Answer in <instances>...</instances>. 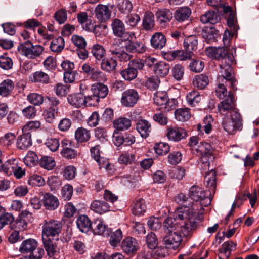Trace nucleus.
<instances>
[{
    "mask_svg": "<svg viewBox=\"0 0 259 259\" xmlns=\"http://www.w3.org/2000/svg\"><path fill=\"white\" fill-rule=\"evenodd\" d=\"M94 233L104 237L109 236L110 233V229L101 220H96L94 223V226L92 227Z\"/></svg>",
    "mask_w": 259,
    "mask_h": 259,
    "instance_id": "393cba45",
    "label": "nucleus"
},
{
    "mask_svg": "<svg viewBox=\"0 0 259 259\" xmlns=\"http://www.w3.org/2000/svg\"><path fill=\"white\" fill-rule=\"evenodd\" d=\"M139 99L137 91L134 89H128L122 94L121 104L125 107H133Z\"/></svg>",
    "mask_w": 259,
    "mask_h": 259,
    "instance_id": "ddd939ff",
    "label": "nucleus"
},
{
    "mask_svg": "<svg viewBox=\"0 0 259 259\" xmlns=\"http://www.w3.org/2000/svg\"><path fill=\"white\" fill-rule=\"evenodd\" d=\"M206 186L209 194H214L216 189V173L211 170L206 172L205 176Z\"/></svg>",
    "mask_w": 259,
    "mask_h": 259,
    "instance_id": "5701e85b",
    "label": "nucleus"
},
{
    "mask_svg": "<svg viewBox=\"0 0 259 259\" xmlns=\"http://www.w3.org/2000/svg\"><path fill=\"white\" fill-rule=\"evenodd\" d=\"M132 39L125 41L127 42L125 46L126 51L132 53H143L145 51L144 45L138 41L133 42Z\"/></svg>",
    "mask_w": 259,
    "mask_h": 259,
    "instance_id": "c756f323",
    "label": "nucleus"
},
{
    "mask_svg": "<svg viewBox=\"0 0 259 259\" xmlns=\"http://www.w3.org/2000/svg\"><path fill=\"white\" fill-rule=\"evenodd\" d=\"M160 82L159 77L157 76H153L146 79L145 85L150 90H156L159 87Z\"/></svg>",
    "mask_w": 259,
    "mask_h": 259,
    "instance_id": "052dcab7",
    "label": "nucleus"
},
{
    "mask_svg": "<svg viewBox=\"0 0 259 259\" xmlns=\"http://www.w3.org/2000/svg\"><path fill=\"white\" fill-rule=\"evenodd\" d=\"M49 75L42 71H36L33 74L31 80L34 82L48 83L49 82Z\"/></svg>",
    "mask_w": 259,
    "mask_h": 259,
    "instance_id": "603ef678",
    "label": "nucleus"
},
{
    "mask_svg": "<svg viewBox=\"0 0 259 259\" xmlns=\"http://www.w3.org/2000/svg\"><path fill=\"white\" fill-rule=\"evenodd\" d=\"M117 63L115 59L113 58L103 59L101 63V68L108 72L113 71L117 66Z\"/></svg>",
    "mask_w": 259,
    "mask_h": 259,
    "instance_id": "c03bdc74",
    "label": "nucleus"
},
{
    "mask_svg": "<svg viewBox=\"0 0 259 259\" xmlns=\"http://www.w3.org/2000/svg\"><path fill=\"white\" fill-rule=\"evenodd\" d=\"M103 199V200H96L94 201L91 205V209L96 213L101 214L109 210V202L113 204L118 202V197L115 195H104Z\"/></svg>",
    "mask_w": 259,
    "mask_h": 259,
    "instance_id": "20e7f679",
    "label": "nucleus"
},
{
    "mask_svg": "<svg viewBox=\"0 0 259 259\" xmlns=\"http://www.w3.org/2000/svg\"><path fill=\"white\" fill-rule=\"evenodd\" d=\"M198 41L195 35H191L187 37L184 41V47L185 50L190 52L196 50L197 48Z\"/></svg>",
    "mask_w": 259,
    "mask_h": 259,
    "instance_id": "a18cd8bd",
    "label": "nucleus"
},
{
    "mask_svg": "<svg viewBox=\"0 0 259 259\" xmlns=\"http://www.w3.org/2000/svg\"><path fill=\"white\" fill-rule=\"evenodd\" d=\"M122 41H124L122 39L116 41L110 46L109 51L120 61L127 62L131 59L132 56L124 51L123 46L121 45Z\"/></svg>",
    "mask_w": 259,
    "mask_h": 259,
    "instance_id": "9b49d317",
    "label": "nucleus"
},
{
    "mask_svg": "<svg viewBox=\"0 0 259 259\" xmlns=\"http://www.w3.org/2000/svg\"><path fill=\"white\" fill-rule=\"evenodd\" d=\"M241 115L239 113L235 112L230 117L226 116L222 121V126L224 130L230 134H234L237 131L242 129V123Z\"/></svg>",
    "mask_w": 259,
    "mask_h": 259,
    "instance_id": "7ed1b4c3",
    "label": "nucleus"
},
{
    "mask_svg": "<svg viewBox=\"0 0 259 259\" xmlns=\"http://www.w3.org/2000/svg\"><path fill=\"white\" fill-rule=\"evenodd\" d=\"M92 53L97 60H100L104 56L105 50L102 46L96 44L92 47Z\"/></svg>",
    "mask_w": 259,
    "mask_h": 259,
    "instance_id": "0e129e2a",
    "label": "nucleus"
},
{
    "mask_svg": "<svg viewBox=\"0 0 259 259\" xmlns=\"http://www.w3.org/2000/svg\"><path fill=\"white\" fill-rule=\"evenodd\" d=\"M204 67V62L200 60H193L189 64L191 71L196 73L202 71Z\"/></svg>",
    "mask_w": 259,
    "mask_h": 259,
    "instance_id": "774afa93",
    "label": "nucleus"
},
{
    "mask_svg": "<svg viewBox=\"0 0 259 259\" xmlns=\"http://www.w3.org/2000/svg\"><path fill=\"white\" fill-rule=\"evenodd\" d=\"M170 66L167 63L160 61L156 63L154 66L153 70L155 74L158 77H164L166 76L169 71Z\"/></svg>",
    "mask_w": 259,
    "mask_h": 259,
    "instance_id": "bb28decb",
    "label": "nucleus"
},
{
    "mask_svg": "<svg viewBox=\"0 0 259 259\" xmlns=\"http://www.w3.org/2000/svg\"><path fill=\"white\" fill-rule=\"evenodd\" d=\"M111 27L115 36L122 38V40L126 41L135 36L133 32H126L123 22L119 19L115 18L112 20Z\"/></svg>",
    "mask_w": 259,
    "mask_h": 259,
    "instance_id": "6e6552de",
    "label": "nucleus"
},
{
    "mask_svg": "<svg viewBox=\"0 0 259 259\" xmlns=\"http://www.w3.org/2000/svg\"><path fill=\"white\" fill-rule=\"evenodd\" d=\"M175 217L181 221L183 226L182 233L184 237H191L194 231L198 227V215L191 206L185 205L178 208L175 212Z\"/></svg>",
    "mask_w": 259,
    "mask_h": 259,
    "instance_id": "f257e3e1",
    "label": "nucleus"
},
{
    "mask_svg": "<svg viewBox=\"0 0 259 259\" xmlns=\"http://www.w3.org/2000/svg\"><path fill=\"white\" fill-rule=\"evenodd\" d=\"M120 74L125 80L130 81L136 78L138 72L134 69L128 66L127 68L120 71Z\"/></svg>",
    "mask_w": 259,
    "mask_h": 259,
    "instance_id": "4d7b16f0",
    "label": "nucleus"
},
{
    "mask_svg": "<svg viewBox=\"0 0 259 259\" xmlns=\"http://www.w3.org/2000/svg\"><path fill=\"white\" fill-rule=\"evenodd\" d=\"M114 127L119 131L128 129L131 126V120L125 117H120L114 121Z\"/></svg>",
    "mask_w": 259,
    "mask_h": 259,
    "instance_id": "79ce46f5",
    "label": "nucleus"
},
{
    "mask_svg": "<svg viewBox=\"0 0 259 259\" xmlns=\"http://www.w3.org/2000/svg\"><path fill=\"white\" fill-rule=\"evenodd\" d=\"M38 161V157L36 153L33 151H29L24 158L25 164L28 166L35 165Z\"/></svg>",
    "mask_w": 259,
    "mask_h": 259,
    "instance_id": "bf43d9fd",
    "label": "nucleus"
},
{
    "mask_svg": "<svg viewBox=\"0 0 259 259\" xmlns=\"http://www.w3.org/2000/svg\"><path fill=\"white\" fill-rule=\"evenodd\" d=\"M232 62H221L220 64V70L219 72L218 80L223 81V79H231L233 76V69L230 64Z\"/></svg>",
    "mask_w": 259,
    "mask_h": 259,
    "instance_id": "f3484780",
    "label": "nucleus"
},
{
    "mask_svg": "<svg viewBox=\"0 0 259 259\" xmlns=\"http://www.w3.org/2000/svg\"><path fill=\"white\" fill-rule=\"evenodd\" d=\"M155 15L160 24L169 22L172 18V13L167 9H159L156 12Z\"/></svg>",
    "mask_w": 259,
    "mask_h": 259,
    "instance_id": "cd10ccee",
    "label": "nucleus"
},
{
    "mask_svg": "<svg viewBox=\"0 0 259 259\" xmlns=\"http://www.w3.org/2000/svg\"><path fill=\"white\" fill-rule=\"evenodd\" d=\"M172 75L177 80H180L183 77L184 74V68L179 64L175 65L171 70Z\"/></svg>",
    "mask_w": 259,
    "mask_h": 259,
    "instance_id": "680f3d73",
    "label": "nucleus"
},
{
    "mask_svg": "<svg viewBox=\"0 0 259 259\" xmlns=\"http://www.w3.org/2000/svg\"><path fill=\"white\" fill-rule=\"evenodd\" d=\"M19 49L22 55L32 59L39 56L44 50V48L41 45H33L30 41L21 44Z\"/></svg>",
    "mask_w": 259,
    "mask_h": 259,
    "instance_id": "423d86ee",
    "label": "nucleus"
},
{
    "mask_svg": "<svg viewBox=\"0 0 259 259\" xmlns=\"http://www.w3.org/2000/svg\"><path fill=\"white\" fill-rule=\"evenodd\" d=\"M168 99L167 94L165 92H157L154 95V102L157 106L162 107L167 103Z\"/></svg>",
    "mask_w": 259,
    "mask_h": 259,
    "instance_id": "3c124183",
    "label": "nucleus"
},
{
    "mask_svg": "<svg viewBox=\"0 0 259 259\" xmlns=\"http://www.w3.org/2000/svg\"><path fill=\"white\" fill-rule=\"evenodd\" d=\"M95 13L96 17L99 21L105 22L110 19L111 11L107 6L99 4L95 8Z\"/></svg>",
    "mask_w": 259,
    "mask_h": 259,
    "instance_id": "dca6fc26",
    "label": "nucleus"
},
{
    "mask_svg": "<svg viewBox=\"0 0 259 259\" xmlns=\"http://www.w3.org/2000/svg\"><path fill=\"white\" fill-rule=\"evenodd\" d=\"M90 131L83 127L78 128L75 132V139L78 142H85L90 139Z\"/></svg>",
    "mask_w": 259,
    "mask_h": 259,
    "instance_id": "58836bf2",
    "label": "nucleus"
},
{
    "mask_svg": "<svg viewBox=\"0 0 259 259\" xmlns=\"http://www.w3.org/2000/svg\"><path fill=\"white\" fill-rule=\"evenodd\" d=\"M191 116V115L188 108H179L175 111V118L179 121H187Z\"/></svg>",
    "mask_w": 259,
    "mask_h": 259,
    "instance_id": "37998d69",
    "label": "nucleus"
},
{
    "mask_svg": "<svg viewBox=\"0 0 259 259\" xmlns=\"http://www.w3.org/2000/svg\"><path fill=\"white\" fill-rule=\"evenodd\" d=\"M65 46L64 39L62 37H58L54 39L50 45L51 50L55 53H60Z\"/></svg>",
    "mask_w": 259,
    "mask_h": 259,
    "instance_id": "a19ab883",
    "label": "nucleus"
},
{
    "mask_svg": "<svg viewBox=\"0 0 259 259\" xmlns=\"http://www.w3.org/2000/svg\"><path fill=\"white\" fill-rule=\"evenodd\" d=\"M136 130L142 138H146L152 131L151 123L145 119H140L137 122Z\"/></svg>",
    "mask_w": 259,
    "mask_h": 259,
    "instance_id": "6ab92c4d",
    "label": "nucleus"
},
{
    "mask_svg": "<svg viewBox=\"0 0 259 259\" xmlns=\"http://www.w3.org/2000/svg\"><path fill=\"white\" fill-rule=\"evenodd\" d=\"M44 204L46 208L49 210H54L59 205L58 198L54 195H45Z\"/></svg>",
    "mask_w": 259,
    "mask_h": 259,
    "instance_id": "ea45409f",
    "label": "nucleus"
},
{
    "mask_svg": "<svg viewBox=\"0 0 259 259\" xmlns=\"http://www.w3.org/2000/svg\"><path fill=\"white\" fill-rule=\"evenodd\" d=\"M154 150L155 152L159 155H165L169 152L170 146L166 143L160 142L155 145Z\"/></svg>",
    "mask_w": 259,
    "mask_h": 259,
    "instance_id": "69168bd1",
    "label": "nucleus"
},
{
    "mask_svg": "<svg viewBox=\"0 0 259 259\" xmlns=\"http://www.w3.org/2000/svg\"><path fill=\"white\" fill-rule=\"evenodd\" d=\"M146 209L145 201L143 199L136 200L133 202L132 211L135 215H141L144 214Z\"/></svg>",
    "mask_w": 259,
    "mask_h": 259,
    "instance_id": "473e14b6",
    "label": "nucleus"
},
{
    "mask_svg": "<svg viewBox=\"0 0 259 259\" xmlns=\"http://www.w3.org/2000/svg\"><path fill=\"white\" fill-rule=\"evenodd\" d=\"M155 25L154 14L150 11H147L142 21L143 28L145 30H150L154 28Z\"/></svg>",
    "mask_w": 259,
    "mask_h": 259,
    "instance_id": "72a5a7b5",
    "label": "nucleus"
},
{
    "mask_svg": "<svg viewBox=\"0 0 259 259\" xmlns=\"http://www.w3.org/2000/svg\"><path fill=\"white\" fill-rule=\"evenodd\" d=\"M166 39L165 36L160 32L155 33L151 39L152 46L157 49H161L165 46Z\"/></svg>",
    "mask_w": 259,
    "mask_h": 259,
    "instance_id": "c85d7f7f",
    "label": "nucleus"
},
{
    "mask_svg": "<svg viewBox=\"0 0 259 259\" xmlns=\"http://www.w3.org/2000/svg\"><path fill=\"white\" fill-rule=\"evenodd\" d=\"M212 119L211 116H206L203 121L202 124H198L197 128L198 131L201 132L202 128H204L206 134H209L211 131V122Z\"/></svg>",
    "mask_w": 259,
    "mask_h": 259,
    "instance_id": "13d9d810",
    "label": "nucleus"
},
{
    "mask_svg": "<svg viewBox=\"0 0 259 259\" xmlns=\"http://www.w3.org/2000/svg\"><path fill=\"white\" fill-rule=\"evenodd\" d=\"M191 14V10L188 7L178 8L174 14L175 19L178 22H183L189 18Z\"/></svg>",
    "mask_w": 259,
    "mask_h": 259,
    "instance_id": "7c9ffc66",
    "label": "nucleus"
},
{
    "mask_svg": "<svg viewBox=\"0 0 259 259\" xmlns=\"http://www.w3.org/2000/svg\"><path fill=\"white\" fill-rule=\"evenodd\" d=\"M186 99L188 104L190 106L193 107L197 105L200 102L201 97L197 91H193L187 94Z\"/></svg>",
    "mask_w": 259,
    "mask_h": 259,
    "instance_id": "8fccbe9b",
    "label": "nucleus"
},
{
    "mask_svg": "<svg viewBox=\"0 0 259 259\" xmlns=\"http://www.w3.org/2000/svg\"><path fill=\"white\" fill-rule=\"evenodd\" d=\"M13 66V60L8 56L7 53L0 55V68L3 70H8L12 69Z\"/></svg>",
    "mask_w": 259,
    "mask_h": 259,
    "instance_id": "de8ad7c7",
    "label": "nucleus"
},
{
    "mask_svg": "<svg viewBox=\"0 0 259 259\" xmlns=\"http://www.w3.org/2000/svg\"><path fill=\"white\" fill-rule=\"evenodd\" d=\"M195 149V154L201 156V168L206 169L209 167L210 161L214 159L211 145L207 142H200Z\"/></svg>",
    "mask_w": 259,
    "mask_h": 259,
    "instance_id": "f03ea898",
    "label": "nucleus"
},
{
    "mask_svg": "<svg viewBox=\"0 0 259 259\" xmlns=\"http://www.w3.org/2000/svg\"><path fill=\"white\" fill-rule=\"evenodd\" d=\"M167 131L166 136L168 139L175 142L180 141L188 136L187 131L181 127H170L167 128Z\"/></svg>",
    "mask_w": 259,
    "mask_h": 259,
    "instance_id": "4468645a",
    "label": "nucleus"
},
{
    "mask_svg": "<svg viewBox=\"0 0 259 259\" xmlns=\"http://www.w3.org/2000/svg\"><path fill=\"white\" fill-rule=\"evenodd\" d=\"M204 197L200 195H177L176 198V201L180 204L185 205V203L188 205H191L194 203V201H200V204L201 206H207L210 204V198L208 197Z\"/></svg>",
    "mask_w": 259,
    "mask_h": 259,
    "instance_id": "1a4fd4ad",
    "label": "nucleus"
},
{
    "mask_svg": "<svg viewBox=\"0 0 259 259\" xmlns=\"http://www.w3.org/2000/svg\"><path fill=\"white\" fill-rule=\"evenodd\" d=\"M37 246V242L34 239H28L23 241L19 248V251L22 253L31 252Z\"/></svg>",
    "mask_w": 259,
    "mask_h": 259,
    "instance_id": "a878e982",
    "label": "nucleus"
},
{
    "mask_svg": "<svg viewBox=\"0 0 259 259\" xmlns=\"http://www.w3.org/2000/svg\"><path fill=\"white\" fill-rule=\"evenodd\" d=\"M208 77L203 74L196 75L193 79V85L199 89H204L208 84Z\"/></svg>",
    "mask_w": 259,
    "mask_h": 259,
    "instance_id": "4c0bfd02",
    "label": "nucleus"
},
{
    "mask_svg": "<svg viewBox=\"0 0 259 259\" xmlns=\"http://www.w3.org/2000/svg\"><path fill=\"white\" fill-rule=\"evenodd\" d=\"M76 224L80 231L84 233H87L92 227L90 220L85 215L79 217L77 219Z\"/></svg>",
    "mask_w": 259,
    "mask_h": 259,
    "instance_id": "f704fd0d",
    "label": "nucleus"
},
{
    "mask_svg": "<svg viewBox=\"0 0 259 259\" xmlns=\"http://www.w3.org/2000/svg\"><path fill=\"white\" fill-rule=\"evenodd\" d=\"M18 164V161L16 159H11L7 161L3 165H1L0 170H2L8 176L12 175L13 172Z\"/></svg>",
    "mask_w": 259,
    "mask_h": 259,
    "instance_id": "e433bc0d",
    "label": "nucleus"
},
{
    "mask_svg": "<svg viewBox=\"0 0 259 259\" xmlns=\"http://www.w3.org/2000/svg\"><path fill=\"white\" fill-rule=\"evenodd\" d=\"M121 248L127 254L134 253L138 248L137 241L134 238L127 237L123 240Z\"/></svg>",
    "mask_w": 259,
    "mask_h": 259,
    "instance_id": "412c9836",
    "label": "nucleus"
},
{
    "mask_svg": "<svg viewBox=\"0 0 259 259\" xmlns=\"http://www.w3.org/2000/svg\"><path fill=\"white\" fill-rule=\"evenodd\" d=\"M32 144L31 135L30 133L23 132V134L19 136L17 139V147L21 150L27 149Z\"/></svg>",
    "mask_w": 259,
    "mask_h": 259,
    "instance_id": "4be33fe9",
    "label": "nucleus"
},
{
    "mask_svg": "<svg viewBox=\"0 0 259 259\" xmlns=\"http://www.w3.org/2000/svg\"><path fill=\"white\" fill-rule=\"evenodd\" d=\"M90 78L94 81L104 82L106 80V75L98 68H93L92 71L89 75Z\"/></svg>",
    "mask_w": 259,
    "mask_h": 259,
    "instance_id": "864d4df0",
    "label": "nucleus"
},
{
    "mask_svg": "<svg viewBox=\"0 0 259 259\" xmlns=\"http://www.w3.org/2000/svg\"><path fill=\"white\" fill-rule=\"evenodd\" d=\"M181 231L167 232L163 238L164 244L168 248H178L182 241Z\"/></svg>",
    "mask_w": 259,
    "mask_h": 259,
    "instance_id": "f8f14e48",
    "label": "nucleus"
},
{
    "mask_svg": "<svg viewBox=\"0 0 259 259\" xmlns=\"http://www.w3.org/2000/svg\"><path fill=\"white\" fill-rule=\"evenodd\" d=\"M68 103L72 106L79 108L85 104V96L82 93H76L68 96Z\"/></svg>",
    "mask_w": 259,
    "mask_h": 259,
    "instance_id": "b1692460",
    "label": "nucleus"
},
{
    "mask_svg": "<svg viewBox=\"0 0 259 259\" xmlns=\"http://www.w3.org/2000/svg\"><path fill=\"white\" fill-rule=\"evenodd\" d=\"M13 88V83L11 80H4L0 83V95L3 97L8 96Z\"/></svg>",
    "mask_w": 259,
    "mask_h": 259,
    "instance_id": "49530a36",
    "label": "nucleus"
},
{
    "mask_svg": "<svg viewBox=\"0 0 259 259\" xmlns=\"http://www.w3.org/2000/svg\"><path fill=\"white\" fill-rule=\"evenodd\" d=\"M220 20V17L218 12L209 11L200 17V21L202 23L205 24L210 23L214 24L219 22Z\"/></svg>",
    "mask_w": 259,
    "mask_h": 259,
    "instance_id": "2f4dec72",
    "label": "nucleus"
},
{
    "mask_svg": "<svg viewBox=\"0 0 259 259\" xmlns=\"http://www.w3.org/2000/svg\"><path fill=\"white\" fill-rule=\"evenodd\" d=\"M122 238V232L121 229H118L111 234L109 240L110 244L112 246L115 247L120 242Z\"/></svg>",
    "mask_w": 259,
    "mask_h": 259,
    "instance_id": "6e6d98bb",
    "label": "nucleus"
},
{
    "mask_svg": "<svg viewBox=\"0 0 259 259\" xmlns=\"http://www.w3.org/2000/svg\"><path fill=\"white\" fill-rule=\"evenodd\" d=\"M61 223L57 220H51L46 221L42 227V235L44 237H55L61 231Z\"/></svg>",
    "mask_w": 259,
    "mask_h": 259,
    "instance_id": "9d476101",
    "label": "nucleus"
},
{
    "mask_svg": "<svg viewBox=\"0 0 259 259\" xmlns=\"http://www.w3.org/2000/svg\"><path fill=\"white\" fill-rule=\"evenodd\" d=\"M218 109L219 112L224 115H226L228 113H230V115H233L235 112L239 113L237 109L236 108L235 99L232 93L229 92L227 98L218 105Z\"/></svg>",
    "mask_w": 259,
    "mask_h": 259,
    "instance_id": "0eeeda50",
    "label": "nucleus"
},
{
    "mask_svg": "<svg viewBox=\"0 0 259 259\" xmlns=\"http://www.w3.org/2000/svg\"><path fill=\"white\" fill-rule=\"evenodd\" d=\"M42 240L44 246L49 257H51L59 253V248L51 240L45 238H43Z\"/></svg>",
    "mask_w": 259,
    "mask_h": 259,
    "instance_id": "c9c22d12",
    "label": "nucleus"
},
{
    "mask_svg": "<svg viewBox=\"0 0 259 259\" xmlns=\"http://www.w3.org/2000/svg\"><path fill=\"white\" fill-rule=\"evenodd\" d=\"M57 114V109L50 107L43 112V116L46 122L52 123L55 119Z\"/></svg>",
    "mask_w": 259,
    "mask_h": 259,
    "instance_id": "e2e57ef3",
    "label": "nucleus"
},
{
    "mask_svg": "<svg viewBox=\"0 0 259 259\" xmlns=\"http://www.w3.org/2000/svg\"><path fill=\"white\" fill-rule=\"evenodd\" d=\"M27 99L32 104L37 106L41 105L44 101V98L41 95L34 93L29 94Z\"/></svg>",
    "mask_w": 259,
    "mask_h": 259,
    "instance_id": "338daca9",
    "label": "nucleus"
},
{
    "mask_svg": "<svg viewBox=\"0 0 259 259\" xmlns=\"http://www.w3.org/2000/svg\"><path fill=\"white\" fill-rule=\"evenodd\" d=\"M207 55L212 59L221 60V62H232L233 57L224 47H210L206 49Z\"/></svg>",
    "mask_w": 259,
    "mask_h": 259,
    "instance_id": "39448f33",
    "label": "nucleus"
},
{
    "mask_svg": "<svg viewBox=\"0 0 259 259\" xmlns=\"http://www.w3.org/2000/svg\"><path fill=\"white\" fill-rule=\"evenodd\" d=\"M61 145L62 149L61 151L62 156L67 159L75 158L77 156V152L71 147V143L67 139L62 141Z\"/></svg>",
    "mask_w": 259,
    "mask_h": 259,
    "instance_id": "2eb2a0df",
    "label": "nucleus"
},
{
    "mask_svg": "<svg viewBox=\"0 0 259 259\" xmlns=\"http://www.w3.org/2000/svg\"><path fill=\"white\" fill-rule=\"evenodd\" d=\"M16 137V136L14 133H7L1 138L0 144L6 147L11 146L14 143Z\"/></svg>",
    "mask_w": 259,
    "mask_h": 259,
    "instance_id": "5fc2aeb1",
    "label": "nucleus"
},
{
    "mask_svg": "<svg viewBox=\"0 0 259 259\" xmlns=\"http://www.w3.org/2000/svg\"><path fill=\"white\" fill-rule=\"evenodd\" d=\"M164 229L167 232L181 231L183 226L181 223L175 217V218H167L163 222Z\"/></svg>",
    "mask_w": 259,
    "mask_h": 259,
    "instance_id": "aec40b11",
    "label": "nucleus"
},
{
    "mask_svg": "<svg viewBox=\"0 0 259 259\" xmlns=\"http://www.w3.org/2000/svg\"><path fill=\"white\" fill-rule=\"evenodd\" d=\"M38 163L41 167L47 170L52 169L56 164L54 159L52 157L48 156L42 157Z\"/></svg>",
    "mask_w": 259,
    "mask_h": 259,
    "instance_id": "09e8293b",
    "label": "nucleus"
},
{
    "mask_svg": "<svg viewBox=\"0 0 259 259\" xmlns=\"http://www.w3.org/2000/svg\"><path fill=\"white\" fill-rule=\"evenodd\" d=\"M91 90L96 101H98L99 98H105L108 93L107 86L100 82L93 84Z\"/></svg>",
    "mask_w": 259,
    "mask_h": 259,
    "instance_id": "a211bd4d",
    "label": "nucleus"
}]
</instances>
